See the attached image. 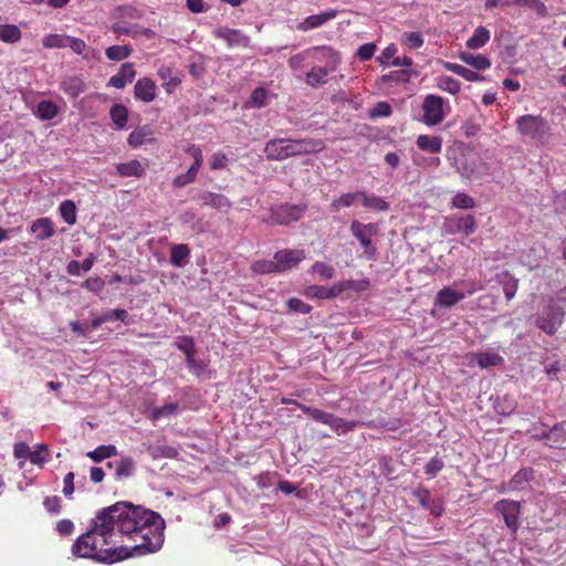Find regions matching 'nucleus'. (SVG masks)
I'll list each match as a JSON object with an SVG mask.
<instances>
[{"label":"nucleus","mask_w":566,"mask_h":566,"mask_svg":"<svg viewBox=\"0 0 566 566\" xmlns=\"http://www.w3.org/2000/svg\"><path fill=\"white\" fill-rule=\"evenodd\" d=\"M286 306L290 312L308 314L312 311V306L297 297H291L286 302Z\"/></svg>","instance_id":"nucleus-54"},{"label":"nucleus","mask_w":566,"mask_h":566,"mask_svg":"<svg viewBox=\"0 0 566 566\" xmlns=\"http://www.w3.org/2000/svg\"><path fill=\"white\" fill-rule=\"evenodd\" d=\"M444 467L442 459L434 457L431 458L424 465V473L431 478L436 476Z\"/></svg>","instance_id":"nucleus-60"},{"label":"nucleus","mask_w":566,"mask_h":566,"mask_svg":"<svg viewBox=\"0 0 566 566\" xmlns=\"http://www.w3.org/2000/svg\"><path fill=\"white\" fill-rule=\"evenodd\" d=\"M304 295L308 298L327 300V286L310 285L304 290Z\"/></svg>","instance_id":"nucleus-57"},{"label":"nucleus","mask_w":566,"mask_h":566,"mask_svg":"<svg viewBox=\"0 0 566 566\" xmlns=\"http://www.w3.org/2000/svg\"><path fill=\"white\" fill-rule=\"evenodd\" d=\"M70 35L65 34H50L43 39V45L49 49L53 48H67Z\"/></svg>","instance_id":"nucleus-50"},{"label":"nucleus","mask_w":566,"mask_h":566,"mask_svg":"<svg viewBox=\"0 0 566 566\" xmlns=\"http://www.w3.org/2000/svg\"><path fill=\"white\" fill-rule=\"evenodd\" d=\"M443 139L437 135H419L416 139L417 147L426 153L439 154L442 150Z\"/></svg>","instance_id":"nucleus-24"},{"label":"nucleus","mask_w":566,"mask_h":566,"mask_svg":"<svg viewBox=\"0 0 566 566\" xmlns=\"http://www.w3.org/2000/svg\"><path fill=\"white\" fill-rule=\"evenodd\" d=\"M175 346L184 353L185 358L198 352L193 338L186 335L176 337Z\"/></svg>","instance_id":"nucleus-45"},{"label":"nucleus","mask_w":566,"mask_h":566,"mask_svg":"<svg viewBox=\"0 0 566 566\" xmlns=\"http://www.w3.org/2000/svg\"><path fill=\"white\" fill-rule=\"evenodd\" d=\"M360 199L365 208L374 210V211H387L389 209V203L381 197H378L373 193H367L364 190H360Z\"/></svg>","instance_id":"nucleus-29"},{"label":"nucleus","mask_w":566,"mask_h":566,"mask_svg":"<svg viewBox=\"0 0 566 566\" xmlns=\"http://www.w3.org/2000/svg\"><path fill=\"white\" fill-rule=\"evenodd\" d=\"M376 49L375 43H365L357 49L356 56L363 62L368 61L374 56Z\"/></svg>","instance_id":"nucleus-62"},{"label":"nucleus","mask_w":566,"mask_h":566,"mask_svg":"<svg viewBox=\"0 0 566 566\" xmlns=\"http://www.w3.org/2000/svg\"><path fill=\"white\" fill-rule=\"evenodd\" d=\"M165 521L156 512L129 502H117L96 513L88 530L72 545V555L102 564L159 551Z\"/></svg>","instance_id":"nucleus-1"},{"label":"nucleus","mask_w":566,"mask_h":566,"mask_svg":"<svg viewBox=\"0 0 566 566\" xmlns=\"http://www.w3.org/2000/svg\"><path fill=\"white\" fill-rule=\"evenodd\" d=\"M564 317V308L549 302L536 314L534 324L546 335L553 336L562 326Z\"/></svg>","instance_id":"nucleus-6"},{"label":"nucleus","mask_w":566,"mask_h":566,"mask_svg":"<svg viewBox=\"0 0 566 566\" xmlns=\"http://www.w3.org/2000/svg\"><path fill=\"white\" fill-rule=\"evenodd\" d=\"M109 116L117 129L126 127L128 120V111L122 104H114L109 109Z\"/></svg>","instance_id":"nucleus-36"},{"label":"nucleus","mask_w":566,"mask_h":566,"mask_svg":"<svg viewBox=\"0 0 566 566\" xmlns=\"http://www.w3.org/2000/svg\"><path fill=\"white\" fill-rule=\"evenodd\" d=\"M146 450L151 459H174L177 457L178 452L174 447L169 446H154V444H145Z\"/></svg>","instance_id":"nucleus-32"},{"label":"nucleus","mask_w":566,"mask_h":566,"mask_svg":"<svg viewBox=\"0 0 566 566\" xmlns=\"http://www.w3.org/2000/svg\"><path fill=\"white\" fill-rule=\"evenodd\" d=\"M506 6H517L527 8L532 11H534L539 17H546L547 14V8L545 3L541 0H513L511 3H505Z\"/></svg>","instance_id":"nucleus-39"},{"label":"nucleus","mask_w":566,"mask_h":566,"mask_svg":"<svg viewBox=\"0 0 566 566\" xmlns=\"http://www.w3.org/2000/svg\"><path fill=\"white\" fill-rule=\"evenodd\" d=\"M133 50L129 45H112L105 51V55L108 60L118 62L127 59L132 54Z\"/></svg>","instance_id":"nucleus-43"},{"label":"nucleus","mask_w":566,"mask_h":566,"mask_svg":"<svg viewBox=\"0 0 566 566\" xmlns=\"http://www.w3.org/2000/svg\"><path fill=\"white\" fill-rule=\"evenodd\" d=\"M251 103L255 107H263L266 105L268 91L263 87H256L251 94Z\"/></svg>","instance_id":"nucleus-63"},{"label":"nucleus","mask_w":566,"mask_h":566,"mask_svg":"<svg viewBox=\"0 0 566 566\" xmlns=\"http://www.w3.org/2000/svg\"><path fill=\"white\" fill-rule=\"evenodd\" d=\"M115 11L118 18L140 19L143 17V12L139 9L129 4L119 6Z\"/></svg>","instance_id":"nucleus-55"},{"label":"nucleus","mask_w":566,"mask_h":566,"mask_svg":"<svg viewBox=\"0 0 566 566\" xmlns=\"http://www.w3.org/2000/svg\"><path fill=\"white\" fill-rule=\"evenodd\" d=\"M534 478V470L532 468H523L518 470L513 478L503 486V491H522L526 488L527 483Z\"/></svg>","instance_id":"nucleus-19"},{"label":"nucleus","mask_w":566,"mask_h":566,"mask_svg":"<svg viewBox=\"0 0 566 566\" xmlns=\"http://www.w3.org/2000/svg\"><path fill=\"white\" fill-rule=\"evenodd\" d=\"M349 230L360 243L365 258L368 261H375L377 259V247L371 239L379 232L378 223H363L358 220H354L350 223Z\"/></svg>","instance_id":"nucleus-5"},{"label":"nucleus","mask_w":566,"mask_h":566,"mask_svg":"<svg viewBox=\"0 0 566 566\" xmlns=\"http://www.w3.org/2000/svg\"><path fill=\"white\" fill-rule=\"evenodd\" d=\"M494 408L497 413L509 416L514 411L515 405L512 400L504 397L502 399L499 398L496 400Z\"/></svg>","instance_id":"nucleus-61"},{"label":"nucleus","mask_w":566,"mask_h":566,"mask_svg":"<svg viewBox=\"0 0 566 566\" xmlns=\"http://www.w3.org/2000/svg\"><path fill=\"white\" fill-rule=\"evenodd\" d=\"M30 231L35 235L36 240L43 241L55 234V227L50 218L42 217L31 223Z\"/></svg>","instance_id":"nucleus-18"},{"label":"nucleus","mask_w":566,"mask_h":566,"mask_svg":"<svg viewBox=\"0 0 566 566\" xmlns=\"http://www.w3.org/2000/svg\"><path fill=\"white\" fill-rule=\"evenodd\" d=\"M547 432H549L548 427L538 421L531 424V428L527 430V433L535 440L547 442Z\"/></svg>","instance_id":"nucleus-53"},{"label":"nucleus","mask_w":566,"mask_h":566,"mask_svg":"<svg viewBox=\"0 0 566 566\" xmlns=\"http://www.w3.org/2000/svg\"><path fill=\"white\" fill-rule=\"evenodd\" d=\"M313 50L322 51L324 53V56H327L329 59L325 67L313 66L311 71L307 72L306 74L305 82L310 86L316 87L327 82V76L331 72L336 70L339 63V57L335 51L327 46H316Z\"/></svg>","instance_id":"nucleus-7"},{"label":"nucleus","mask_w":566,"mask_h":566,"mask_svg":"<svg viewBox=\"0 0 566 566\" xmlns=\"http://www.w3.org/2000/svg\"><path fill=\"white\" fill-rule=\"evenodd\" d=\"M107 467L114 470L116 480H122L133 475L136 464L130 457H123L119 460L108 462Z\"/></svg>","instance_id":"nucleus-20"},{"label":"nucleus","mask_w":566,"mask_h":566,"mask_svg":"<svg viewBox=\"0 0 566 566\" xmlns=\"http://www.w3.org/2000/svg\"><path fill=\"white\" fill-rule=\"evenodd\" d=\"M146 164L137 159H133L128 163H120L116 166V171L120 177H142L146 171Z\"/></svg>","instance_id":"nucleus-25"},{"label":"nucleus","mask_w":566,"mask_h":566,"mask_svg":"<svg viewBox=\"0 0 566 566\" xmlns=\"http://www.w3.org/2000/svg\"><path fill=\"white\" fill-rule=\"evenodd\" d=\"M307 210V205L305 203H284L280 206H275L271 209L270 222L274 224H290L291 222L300 220L305 211Z\"/></svg>","instance_id":"nucleus-9"},{"label":"nucleus","mask_w":566,"mask_h":566,"mask_svg":"<svg viewBox=\"0 0 566 566\" xmlns=\"http://www.w3.org/2000/svg\"><path fill=\"white\" fill-rule=\"evenodd\" d=\"M185 361L188 370L197 377L201 376L208 368V363L198 356V352L188 356Z\"/></svg>","instance_id":"nucleus-38"},{"label":"nucleus","mask_w":566,"mask_h":566,"mask_svg":"<svg viewBox=\"0 0 566 566\" xmlns=\"http://www.w3.org/2000/svg\"><path fill=\"white\" fill-rule=\"evenodd\" d=\"M297 407L316 422L328 426L336 434H346L357 427H371V422L365 423L357 420H345L334 413L326 412L315 407L296 403Z\"/></svg>","instance_id":"nucleus-3"},{"label":"nucleus","mask_w":566,"mask_h":566,"mask_svg":"<svg viewBox=\"0 0 566 566\" xmlns=\"http://www.w3.org/2000/svg\"><path fill=\"white\" fill-rule=\"evenodd\" d=\"M157 85L149 77L137 80L134 86V95L136 99L144 103H150L156 98Z\"/></svg>","instance_id":"nucleus-15"},{"label":"nucleus","mask_w":566,"mask_h":566,"mask_svg":"<svg viewBox=\"0 0 566 566\" xmlns=\"http://www.w3.org/2000/svg\"><path fill=\"white\" fill-rule=\"evenodd\" d=\"M158 76L163 80V86L167 93H171L180 84V78L168 66H161L158 70Z\"/></svg>","instance_id":"nucleus-35"},{"label":"nucleus","mask_w":566,"mask_h":566,"mask_svg":"<svg viewBox=\"0 0 566 566\" xmlns=\"http://www.w3.org/2000/svg\"><path fill=\"white\" fill-rule=\"evenodd\" d=\"M59 113V108L52 101H41L35 111V116L41 120H51Z\"/></svg>","instance_id":"nucleus-34"},{"label":"nucleus","mask_w":566,"mask_h":566,"mask_svg":"<svg viewBox=\"0 0 566 566\" xmlns=\"http://www.w3.org/2000/svg\"><path fill=\"white\" fill-rule=\"evenodd\" d=\"M21 31L14 24H0V40L6 43H15L21 39Z\"/></svg>","instance_id":"nucleus-42"},{"label":"nucleus","mask_w":566,"mask_h":566,"mask_svg":"<svg viewBox=\"0 0 566 566\" xmlns=\"http://www.w3.org/2000/svg\"><path fill=\"white\" fill-rule=\"evenodd\" d=\"M358 199H360V190L356 192L343 193L340 197L332 201L331 208L333 211H338L340 208L352 207Z\"/></svg>","instance_id":"nucleus-40"},{"label":"nucleus","mask_w":566,"mask_h":566,"mask_svg":"<svg viewBox=\"0 0 566 566\" xmlns=\"http://www.w3.org/2000/svg\"><path fill=\"white\" fill-rule=\"evenodd\" d=\"M392 112L391 106L387 102H378L370 111L369 117H388Z\"/></svg>","instance_id":"nucleus-59"},{"label":"nucleus","mask_w":566,"mask_h":566,"mask_svg":"<svg viewBox=\"0 0 566 566\" xmlns=\"http://www.w3.org/2000/svg\"><path fill=\"white\" fill-rule=\"evenodd\" d=\"M252 271L258 274H274L279 273L276 261L273 260H259L252 266Z\"/></svg>","instance_id":"nucleus-46"},{"label":"nucleus","mask_w":566,"mask_h":566,"mask_svg":"<svg viewBox=\"0 0 566 566\" xmlns=\"http://www.w3.org/2000/svg\"><path fill=\"white\" fill-rule=\"evenodd\" d=\"M324 143L319 139L273 138L265 143L263 153L271 161H283L290 157L319 151Z\"/></svg>","instance_id":"nucleus-2"},{"label":"nucleus","mask_w":566,"mask_h":566,"mask_svg":"<svg viewBox=\"0 0 566 566\" xmlns=\"http://www.w3.org/2000/svg\"><path fill=\"white\" fill-rule=\"evenodd\" d=\"M179 410L177 402H168L160 407H155L150 410L149 418L153 421H157L161 418H168L175 416Z\"/></svg>","instance_id":"nucleus-37"},{"label":"nucleus","mask_w":566,"mask_h":566,"mask_svg":"<svg viewBox=\"0 0 566 566\" xmlns=\"http://www.w3.org/2000/svg\"><path fill=\"white\" fill-rule=\"evenodd\" d=\"M199 199L202 205L220 211H228L232 206L230 199L222 193L205 191L200 193Z\"/></svg>","instance_id":"nucleus-21"},{"label":"nucleus","mask_w":566,"mask_h":566,"mask_svg":"<svg viewBox=\"0 0 566 566\" xmlns=\"http://www.w3.org/2000/svg\"><path fill=\"white\" fill-rule=\"evenodd\" d=\"M545 446L554 449H566V421H562L549 429Z\"/></svg>","instance_id":"nucleus-22"},{"label":"nucleus","mask_w":566,"mask_h":566,"mask_svg":"<svg viewBox=\"0 0 566 566\" xmlns=\"http://www.w3.org/2000/svg\"><path fill=\"white\" fill-rule=\"evenodd\" d=\"M200 167L190 166L188 170L185 174L178 175L174 181L172 185L175 188H182L187 186L188 184H191L195 181L197 174L199 171Z\"/></svg>","instance_id":"nucleus-47"},{"label":"nucleus","mask_w":566,"mask_h":566,"mask_svg":"<svg viewBox=\"0 0 566 566\" xmlns=\"http://www.w3.org/2000/svg\"><path fill=\"white\" fill-rule=\"evenodd\" d=\"M67 48H70L74 53L83 55V57L85 59H88V46L82 39L70 36Z\"/></svg>","instance_id":"nucleus-56"},{"label":"nucleus","mask_w":566,"mask_h":566,"mask_svg":"<svg viewBox=\"0 0 566 566\" xmlns=\"http://www.w3.org/2000/svg\"><path fill=\"white\" fill-rule=\"evenodd\" d=\"M310 272L318 275L319 277H322L324 280H331L336 274V271L332 265H329L325 262H321V261H316L312 265Z\"/></svg>","instance_id":"nucleus-48"},{"label":"nucleus","mask_w":566,"mask_h":566,"mask_svg":"<svg viewBox=\"0 0 566 566\" xmlns=\"http://www.w3.org/2000/svg\"><path fill=\"white\" fill-rule=\"evenodd\" d=\"M213 35L226 41L230 48H248L250 44V38L238 29H230L228 27L217 28L213 30Z\"/></svg>","instance_id":"nucleus-14"},{"label":"nucleus","mask_w":566,"mask_h":566,"mask_svg":"<svg viewBox=\"0 0 566 566\" xmlns=\"http://www.w3.org/2000/svg\"><path fill=\"white\" fill-rule=\"evenodd\" d=\"M422 122L427 126L440 124L444 117L443 98L438 95H427L422 104Z\"/></svg>","instance_id":"nucleus-11"},{"label":"nucleus","mask_w":566,"mask_h":566,"mask_svg":"<svg viewBox=\"0 0 566 566\" xmlns=\"http://www.w3.org/2000/svg\"><path fill=\"white\" fill-rule=\"evenodd\" d=\"M62 219L70 226L76 222V207L72 200H64L59 207Z\"/></svg>","instance_id":"nucleus-44"},{"label":"nucleus","mask_w":566,"mask_h":566,"mask_svg":"<svg viewBox=\"0 0 566 566\" xmlns=\"http://www.w3.org/2000/svg\"><path fill=\"white\" fill-rule=\"evenodd\" d=\"M402 41L410 49H419L423 45V36L417 31L405 33Z\"/></svg>","instance_id":"nucleus-58"},{"label":"nucleus","mask_w":566,"mask_h":566,"mask_svg":"<svg viewBox=\"0 0 566 566\" xmlns=\"http://www.w3.org/2000/svg\"><path fill=\"white\" fill-rule=\"evenodd\" d=\"M494 510L502 515L505 526L515 534L521 526V503L514 500L502 499L494 504Z\"/></svg>","instance_id":"nucleus-10"},{"label":"nucleus","mask_w":566,"mask_h":566,"mask_svg":"<svg viewBox=\"0 0 566 566\" xmlns=\"http://www.w3.org/2000/svg\"><path fill=\"white\" fill-rule=\"evenodd\" d=\"M305 259V252L297 249H284L274 253L279 273L293 270Z\"/></svg>","instance_id":"nucleus-13"},{"label":"nucleus","mask_w":566,"mask_h":566,"mask_svg":"<svg viewBox=\"0 0 566 566\" xmlns=\"http://www.w3.org/2000/svg\"><path fill=\"white\" fill-rule=\"evenodd\" d=\"M438 87L449 94L455 95L461 90V83L451 76H440L438 78Z\"/></svg>","instance_id":"nucleus-49"},{"label":"nucleus","mask_w":566,"mask_h":566,"mask_svg":"<svg viewBox=\"0 0 566 566\" xmlns=\"http://www.w3.org/2000/svg\"><path fill=\"white\" fill-rule=\"evenodd\" d=\"M491 34L490 31L480 25L478 27L473 34L467 40V46L471 50H478L484 46L490 41Z\"/></svg>","instance_id":"nucleus-31"},{"label":"nucleus","mask_w":566,"mask_h":566,"mask_svg":"<svg viewBox=\"0 0 566 566\" xmlns=\"http://www.w3.org/2000/svg\"><path fill=\"white\" fill-rule=\"evenodd\" d=\"M459 59L465 63L467 65L471 66L472 69L476 71H485L490 69L491 61L483 54H473L468 51H462L459 53Z\"/></svg>","instance_id":"nucleus-26"},{"label":"nucleus","mask_w":566,"mask_h":566,"mask_svg":"<svg viewBox=\"0 0 566 566\" xmlns=\"http://www.w3.org/2000/svg\"><path fill=\"white\" fill-rule=\"evenodd\" d=\"M355 282L352 280H345L334 283L332 286H327V300L339 296L346 290L353 289Z\"/></svg>","instance_id":"nucleus-52"},{"label":"nucleus","mask_w":566,"mask_h":566,"mask_svg":"<svg viewBox=\"0 0 566 566\" xmlns=\"http://www.w3.org/2000/svg\"><path fill=\"white\" fill-rule=\"evenodd\" d=\"M464 283V281H455L453 282L452 286H444L441 289L436 295L434 306H439L441 308H450L476 291L473 284H468V289L465 291L455 290L458 285Z\"/></svg>","instance_id":"nucleus-8"},{"label":"nucleus","mask_w":566,"mask_h":566,"mask_svg":"<svg viewBox=\"0 0 566 566\" xmlns=\"http://www.w3.org/2000/svg\"><path fill=\"white\" fill-rule=\"evenodd\" d=\"M136 76L134 64L125 62L120 65L118 72L111 76L107 85L115 88H124Z\"/></svg>","instance_id":"nucleus-17"},{"label":"nucleus","mask_w":566,"mask_h":566,"mask_svg":"<svg viewBox=\"0 0 566 566\" xmlns=\"http://www.w3.org/2000/svg\"><path fill=\"white\" fill-rule=\"evenodd\" d=\"M61 88L71 98H76L84 92L85 85L80 77L71 76L61 82Z\"/></svg>","instance_id":"nucleus-27"},{"label":"nucleus","mask_w":566,"mask_h":566,"mask_svg":"<svg viewBox=\"0 0 566 566\" xmlns=\"http://www.w3.org/2000/svg\"><path fill=\"white\" fill-rule=\"evenodd\" d=\"M451 206L457 209H473L475 207V200L464 192H458L452 198Z\"/></svg>","instance_id":"nucleus-51"},{"label":"nucleus","mask_w":566,"mask_h":566,"mask_svg":"<svg viewBox=\"0 0 566 566\" xmlns=\"http://www.w3.org/2000/svg\"><path fill=\"white\" fill-rule=\"evenodd\" d=\"M116 453H117L116 447L113 444H108V446H99L96 449L90 451L87 453V457L90 459H92L94 462L98 463L105 459L116 455Z\"/></svg>","instance_id":"nucleus-41"},{"label":"nucleus","mask_w":566,"mask_h":566,"mask_svg":"<svg viewBox=\"0 0 566 566\" xmlns=\"http://www.w3.org/2000/svg\"><path fill=\"white\" fill-rule=\"evenodd\" d=\"M153 135V130L148 125H144L142 127H138L134 129L129 136H128V144L129 146L137 148L142 146L146 140L150 139V136Z\"/></svg>","instance_id":"nucleus-33"},{"label":"nucleus","mask_w":566,"mask_h":566,"mask_svg":"<svg viewBox=\"0 0 566 566\" xmlns=\"http://www.w3.org/2000/svg\"><path fill=\"white\" fill-rule=\"evenodd\" d=\"M337 11L334 9H329L318 14L308 15L302 22H300L296 28L300 31L307 32L310 30L317 29L324 25L328 21L335 19Z\"/></svg>","instance_id":"nucleus-16"},{"label":"nucleus","mask_w":566,"mask_h":566,"mask_svg":"<svg viewBox=\"0 0 566 566\" xmlns=\"http://www.w3.org/2000/svg\"><path fill=\"white\" fill-rule=\"evenodd\" d=\"M228 156L221 151L214 153L210 160V167L212 170L223 169L228 165Z\"/></svg>","instance_id":"nucleus-64"},{"label":"nucleus","mask_w":566,"mask_h":566,"mask_svg":"<svg viewBox=\"0 0 566 566\" xmlns=\"http://www.w3.org/2000/svg\"><path fill=\"white\" fill-rule=\"evenodd\" d=\"M518 134L539 145H546L551 137V127L547 120L539 115L526 114L516 118Z\"/></svg>","instance_id":"nucleus-4"},{"label":"nucleus","mask_w":566,"mask_h":566,"mask_svg":"<svg viewBox=\"0 0 566 566\" xmlns=\"http://www.w3.org/2000/svg\"><path fill=\"white\" fill-rule=\"evenodd\" d=\"M503 357L497 353H474L470 356V363L476 364L481 369L502 365Z\"/></svg>","instance_id":"nucleus-23"},{"label":"nucleus","mask_w":566,"mask_h":566,"mask_svg":"<svg viewBox=\"0 0 566 566\" xmlns=\"http://www.w3.org/2000/svg\"><path fill=\"white\" fill-rule=\"evenodd\" d=\"M443 229L448 234L460 233L464 237H469L476 231L478 222L473 214L454 216L446 219Z\"/></svg>","instance_id":"nucleus-12"},{"label":"nucleus","mask_w":566,"mask_h":566,"mask_svg":"<svg viewBox=\"0 0 566 566\" xmlns=\"http://www.w3.org/2000/svg\"><path fill=\"white\" fill-rule=\"evenodd\" d=\"M443 67L447 71L452 72L469 82H479L482 80V76L479 75L475 71L467 69L465 66L458 64V63L444 62Z\"/></svg>","instance_id":"nucleus-30"},{"label":"nucleus","mask_w":566,"mask_h":566,"mask_svg":"<svg viewBox=\"0 0 566 566\" xmlns=\"http://www.w3.org/2000/svg\"><path fill=\"white\" fill-rule=\"evenodd\" d=\"M190 249L187 244H174L170 250V263L176 268H184L189 260Z\"/></svg>","instance_id":"nucleus-28"}]
</instances>
